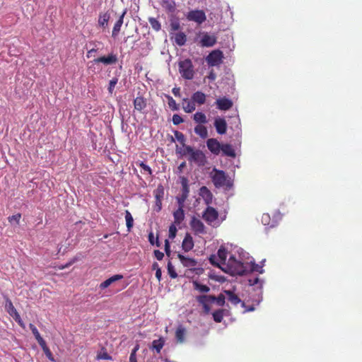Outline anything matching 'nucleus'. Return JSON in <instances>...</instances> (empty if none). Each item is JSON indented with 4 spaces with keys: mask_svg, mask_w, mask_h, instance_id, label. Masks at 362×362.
<instances>
[{
    "mask_svg": "<svg viewBox=\"0 0 362 362\" xmlns=\"http://www.w3.org/2000/svg\"><path fill=\"white\" fill-rule=\"evenodd\" d=\"M98 358L104 360H112V357L106 352L98 355Z\"/></svg>",
    "mask_w": 362,
    "mask_h": 362,
    "instance_id": "obj_56",
    "label": "nucleus"
},
{
    "mask_svg": "<svg viewBox=\"0 0 362 362\" xmlns=\"http://www.w3.org/2000/svg\"><path fill=\"white\" fill-rule=\"evenodd\" d=\"M167 269L168 273L171 279H175L177 277V274L175 272V267L170 261L168 262Z\"/></svg>",
    "mask_w": 362,
    "mask_h": 362,
    "instance_id": "obj_39",
    "label": "nucleus"
},
{
    "mask_svg": "<svg viewBox=\"0 0 362 362\" xmlns=\"http://www.w3.org/2000/svg\"><path fill=\"white\" fill-rule=\"evenodd\" d=\"M260 282V280L258 277H255L254 279H249V284L251 286H254Z\"/></svg>",
    "mask_w": 362,
    "mask_h": 362,
    "instance_id": "obj_57",
    "label": "nucleus"
},
{
    "mask_svg": "<svg viewBox=\"0 0 362 362\" xmlns=\"http://www.w3.org/2000/svg\"><path fill=\"white\" fill-rule=\"evenodd\" d=\"M165 252L168 257L170 256L171 251H170V245L168 240H165Z\"/></svg>",
    "mask_w": 362,
    "mask_h": 362,
    "instance_id": "obj_55",
    "label": "nucleus"
},
{
    "mask_svg": "<svg viewBox=\"0 0 362 362\" xmlns=\"http://www.w3.org/2000/svg\"><path fill=\"white\" fill-rule=\"evenodd\" d=\"M192 284L194 288L201 293H206L210 291V288L208 286L202 284L197 281H193Z\"/></svg>",
    "mask_w": 362,
    "mask_h": 362,
    "instance_id": "obj_33",
    "label": "nucleus"
},
{
    "mask_svg": "<svg viewBox=\"0 0 362 362\" xmlns=\"http://www.w3.org/2000/svg\"><path fill=\"white\" fill-rule=\"evenodd\" d=\"M216 104L218 109L221 110H228L233 107V102L231 100L223 97L216 100Z\"/></svg>",
    "mask_w": 362,
    "mask_h": 362,
    "instance_id": "obj_15",
    "label": "nucleus"
},
{
    "mask_svg": "<svg viewBox=\"0 0 362 362\" xmlns=\"http://www.w3.org/2000/svg\"><path fill=\"white\" fill-rule=\"evenodd\" d=\"M183 110L187 113H191L196 109L195 103L192 100H188L187 98L183 99Z\"/></svg>",
    "mask_w": 362,
    "mask_h": 362,
    "instance_id": "obj_27",
    "label": "nucleus"
},
{
    "mask_svg": "<svg viewBox=\"0 0 362 362\" xmlns=\"http://www.w3.org/2000/svg\"><path fill=\"white\" fill-rule=\"evenodd\" d=\"M221 269L232 276H243L247 271V267L240 261L237 260L234 256H230L224 267Z\"/></svg>",
    "mask_w": 362,
    "mask_h": 362,
    "instance_id": "obj_1",
    "label": "nucleus"
},
{
    "mask_svg": "<svg viewBox=\"0 0 362 362\" xmlns=\"http://www.w3.org/2000/svg\"><path fill=\"white\" fill-rule=\"evenodd\" d=\"M214 127L219 134H224L227 131V123L224 118L218 117L214 119Z\"/></svg>",
    "mask_w": 362,
    "mask_h": 362,
    "instance_id": "obj_12",
    "label": "nucleus"
},
{
    "mask_svg": "<svg viewBox=\"0 0 362 362\" xmlns=\"http://www.w3.org/2000/svg\"><path fill=\"white\" fill-rule=\"evenodd\" d=\"M214 175L211 176L212 182L216 187H221L224 186L229 187L231 185L228 177L224 171L217 170L216 168L213 170Z\"/></svg>",
    "mask_w": 362,
    "mask_h": 362,
    "instance_id": "obj_4",
    "label": "nucleus"
},
{
    "mask_svg": "<svg viewBox=\"0 0 362 362\" xmlns=\"http://www.w3.org/2000/svg\"><path fill=\"white\" fill-rule=\"evenodd\" d=\"M194 247V240L189 233H186L182 243V248L185 252H189Z\"/></svg>",
    "mask_w": 362,
    "mask_h": 362,
    "instance_id": "obj_19",
    "label": "nucleus"
},
{
    "mask_svg": "<svg viewBox=\"0 0 362 362\" xmlns=\"http://www.w3.org/2000/svg\"><path fill=\"white\" fill-rule=\"evenodd\" d=\"M189 192V190L182 191L181 196L177 198V203L180 206H184V203L188 197Z\"/></svg>",
    "mask_w": 362,
    "mask_h": 362,
    "instance_id": "obj_41",
    "label": "nucleus"
},
{
    "mask_svg": "<svg viewBox=\"0 0 362 362\" xmlns=\"http://www.w3.org/2000/svg\"><path fill=\"white\" fill-rule=\"evenodd\" d=\"M177 257L180 259L182 264L183 265V267H185L189 268L190 269H194L196 266L197 265V262L194 258L185 257L181 254H178Z\"/></svg>",
    "mask_w": 362,
    "mask_h": 362,
    "instance_id": "obj_13",
    "label": "nucleus"
},
{
    "mask_svg": "<svg viewBox=\"0 0 362 362\" xmlns=\"http://www.w3.org/2000/svg\"><path fill=\"white\" fill-rule=\"evenodd\" d=\"M168 98V104L169 107L172 110H177L179 109L178 105L176 103V101L171 97L170 95L167 96Z\"/></svg>",
    "mask_w": 362,
    "mask_h": 362,
    "instance_id": "obj_44",
    "label": "nucleus"
},
{
    "mask_svg": "<svg viewBox=\"0 0 362 362\" xmlns=\"http://www.w3.org/2000/svg\"><path fill=\"white\" fill-rule=\"evenodd\" d=\"M223 57V52L219 49H216L209 53L206 60L209 66H214L221 64Z\"/></svg>",
    "mask_w": 362,
    "mask_h": 362,
    "instance_id": "obj_8",
    "label": "nucleus"
},
{
    "mask_svg": "<svg viewBox=\"0 0 362 362\" xmlns=\"http://www.w3.org/2000/svg\"><path fill=\"white\" fill-rule=\"evenodd\" d=\"M41 348L42 349L45 354L46 355V356L47 357V358L52 361H54V357L52 356V354L50 351V349L48 348V346H47L46 344V342L45 341L42 342L41 344H39Z\"/></svg>",
    "mask_w": 362,
    "mask_h": 362,
    "instance_id": "obj_37",
    "label": "nucleus"
},
{
    "mask_svg": "<svg viewBox=\"0 0 362 362\" xmlns=\"http://www.w3.org/2000/svg\"><path fill=\"white\" fill-rule=\"evenodd\" d=\"M122 279H123V276L122 275H121V274H115V275L110 277L109 279H106L103 282H102L100 284L99 287H100V289H105V288H107L108 286H110L114 282H115L117 281H119V280H121Z\"/></svg>",
    "mask_w": 362,
    "mask_h": 362,
    "instance_id": "obj_22",
    "label": "nucleus"
},
{
    "mask_svg": "<svg viewBox=\"0 0 362 362\" xmlns=\"http://www.w3.org/2000/svg\"><path fill=\"white\" fill-rule=\"evenodd\" d=\"M125 220L128 231L129 232L134 226V219L128 210L125 211Z\"/></svg>",
    "mask_w": 362,
    "mask_h": 362,
    "instance_id": "obj_36",
    "label": "nucleus"
},
{
    "mask_svg": "<svg viewBox=\"0 0 362 362\" xmlns=\"http://www.w3.org/2000/svg\"><path fill=\"white\" fill-rule=\"evenodd\" d=\"M184 155H189L188 160L199 165H203L205 162V155L200 150H194L192 146H185Z\"/></svg>",
    "mask_w": 362,
    "mask_h": 362,
    "instance_id": "obj_3",
    "label": "nucleus"
},
{
    "mask_svg": "<svg viewBox=\"0 0 362 362\" xmlns=\"http://www.w3.org/2000/svg\"><path fill=\"white\" fill-rule=\"evenodd\" d=\"M216 42V37L214 35H209L205 33L201 39V44L203 47H213Z\"/></svg>",
    "mask_w": 362,
    "mask_h": 362,
    "instance_id": "obj_16",
    "label": "nucleus"
},
{
    "mask_svg": "<svg viewBox=\"0 0 362 362\" xmlns=\"http://www.w3.org/2000/svg\"><path fill=\"white\" fill-rule=\"evenodd\" d=\"M162 276L161 269H158L156 271V277L158 281H160Z\"/></svg>",
    "mask_w": 362,
    "mask_h": 362,
    "instance_id": "obj_60",
    "label": "nucleus"
},
{
    "mask_svg": "<svg viewBox=\"0 0 362 362\" xmlns=\"http://www.w3.org/2000/svg\"><path fill=\"white\" fill-rule=\"evenodd\" d=\"M110 18V15L108 12L100 13L98 16V26L105 29L108 26V22Z\"/></svg>",
    "mask_w": 362,
    "mask_h": 362,
    "instance_id": "obj_20",
    "label": "nucleus"
},
{
    "mask_svg": "<svg viewBox=\"0 0 362 362\" xmlns=\"http://www.w3.org/2000/svg\"><path fill=\"white\" fill-rule=\"evenodd\" d=\"M202 218L210 226H215L216 221L217 226L218 225V212L212 206H208L206 208L202 214Z\"/></svg>",
    "mask_w": 362,
    "mask_h": 362,
    "instance_id": "obj_5",
    "label": "nucleus"
},
{
    "mask_svg": "<svg viewBox=\"0 0 362 362\" xmlns=\"http://www.w3.org/2000/svg\"><path fill=\"white\" fill-rule=\"evenodd\" d=\"M153 254L155 257L159 261L162 260L164 257V253L158 250H155Z\"/></svg>",
    "mask_w": 362,
    "mask_h": 362,
    "instance_id": "obj_54",
    "label": "nucleus"
},
{
    "mask_svg": "<svg viewBox=\"0 0 362 362\" xmlns=\"http://www.w3.org/2000/svg\"><path fill=\"white\" fill-rule=\"evenodd\" d=\"M225 296L223 293H220L217 297L214 296L213 303L216 302L219 306H223L225 304Z\"/></svg>",
    "mask_w": 362,
    "mask_h": 362,
    "instance_id": "obj_42",
    "label": "nucleus"
},
{
    "mask_svg": "<svg viewBox=\"0 0 362 362\" xmlns=\"http://www.w3.org/2000/svg\"><path fill=\"white\" fill-rule=\"evenodd\" d=\"M172 121L175 125H178V124L182 123L184 120L181 116H180L179 115L175 114L173 116Z\"/></svg>",
    "mask_w": 362,
    "mask_h": 362,
    "instance_id": "obj_49",
    "label": "nucleus"
},
{
    "mask_svg": "<svg viewBox=\"0 0 362 362\" xmlns=\"http://www.w3.org/2000/svg\"><path fill=\"white\" fill-rule=\"evenodd\" d=\"M214 296L200 295L196 297V300L202 305L203 311L205 314H209L211 311L210 304L213 303Z\"/></svg>",
    "mask_w": 362,
    "mask_h": 362,
    "instance_id": "obj_9",
    "label": "nucleus"
},
{
    "mask_svg": "<svg viewBox=\"0 0 362 362\" xmlns=\"http://www.w3.org/2000/svg\"><path fill=\"white\" fill-rule=\"evenodd\" d=\"M175 137L177 140V141L180 142L183 146L184 148H185V146H186L185 144V135L182 132L175 131Z\"/></svg>",
    "mask_w": 362,
    "mask_h": 362,
    "instance_id": "obj_45",
    "label": "nucleus"
},
{
    "mask_svg": "<svg viewBox=\"0 0 362 362\" xmlns=\"http://www.w3.org/2000/svg\"><path fill=\"white\" fill-rule=\"evenodd\" d=\"M149 23H150L152 28L156 31H158L161 28L160 23H159V21L154 18H150Z\"/></svg>",
    "mask_w": 362,
    "mask_h": 362,
    "instance_id": "obj_46",
    "label": "nucleus"
},
{
    "mask_svg": "<svg viewBox=\"0 0 362 362\" xmlns=\"http://www.w3.org/2000/svg\"><path fill=\"white\" fill-rule=\"evenodd\" d=\"M261 221L264 226H268L269 227L274 226V224L271 222V218L269 214H263L262 216Z\"/></svg>",
    "mask_w": 362,
    "mask_h": 362,
    "instance_id": "obj_40",
    "label": "nucleus"
},
{
    "mask_svg": "<svg viewBox=\"0 0 362 362\" xmlns=\"http://www.w3.org/2000/svg\"><path fill=\"white\" fill-rule=\"evenodd\" d=\"M190 227L196 235L206 233V227L204 224L197 218L192 217L190 223Z\"/></svg>",
    "mask_w": 362,
    "mask_h": 362,
    "instance_id": "obj_10",
    "label": "nucleus"
},
{
    "mask_svg": "<svg viewBox=\"0 0 362 362\" xmlns=\"http://www.w3.org/2000/svg\"><path fill=\"white\" fill-rule=\"evenodd\" d=\"M177 231V230L175 223L171 224L169 227V238L171 239L175 238L176 236Z\"/></svg>",
    "mask_w": 362,
    "mask_h": 362,
    "instance_id": "obj_48",
    "label": "nucleus"
},
{
    "mask_svg": "<svg viewBox=\"0 0 362 362\" xmlns=\"http://www.w3.org/2000/svg\"><path fill=\"white\" fill-rule=\"evenodd\" d=\"M186 334V329L182 325H180L175 331V338L177 342L183 343Z\"/></svg>",
    "mask_w": 362,
    "mask_h": 362,
    "instance_id": "obj_26",
    "label": "nucleus"
},
{
    "mask_svg": "<svg viewBox=\"0 0 362 362\" xmlns=\"http://www.w3.org/2000/svg\"><path fill=\"white\" fill-rule=\"evenodd\" d=\"M29 327H30V330L32 331L33 335L35 336V339L37 341L39 344H41L42 342L45 341L44 339L41 337L37 329L33 324L30 323L29 325Z\"/></svg>",
    "mask_w": 362,
    "mask_h": 362,
    "instance_id": "obj_35",
    "label": "nucleus"
},
{
    "mask_svg": "<svg viewBox=\"0 0 362 362\" xmlns=\"http://www.w3.org/2000/svg\"><path fill=\"white\" fill-rule=\"evenodd\" d=\"M97 52V49H95V48H93L91 49H90L89 51H88L87 54H86V57L87 58H90L92 57L93 56V54L96 52Z\"/></svg>",
    "mask_w": 362,
    "mask_h": 362,
    "instance_id": "obj_63",
    "label": "nucleus"
},
{
    "mask_svg": "<svg viewBox=\"0 0 362 362\" xmlns=\"http://www.w3.org/2000/svg\"><path fill=\"white\" fill-rule=\"evenodd\" d=\"M183 207L184 206H179L178 209L175 211H174L173 217H174V223L175 224L179 225L184 220L185 213H184Z\"/></svg>",
    "mask_w": 362,
    "mask_h": 362,
    "instance_id": "obj_23",
    "label": "nucleus"
},
{
    "mask_svg": "<svg viewBox=\"0 0 362 362\" xmlns=\"http://www.w3.org/2000/svg\"><path fill=\"white\" fill-rule=\"evenodd\" d=\"M5 307L11 316H13L16 313H18V311L13 306V303L8 298H6Z\"/></svg>",
    "mask_w": 362,
    "mask_h": 362,
    "instance_id": "obj_34",
    "label": "nucleus"
},
{
    "mask_svg": "<svg viewBox=\"0 0 362 362\" xmlns=\"http://www.w3.org/2000/svg\"><path fill=\"white\" fill-rule=\"evenodd\" d=\"M208 78L211 81H214L216 78V75L214 73V70H211L208 75Z\"/></svg>",
    "mask_w": 362,
    "mask_h": 362,
    "instance_id": "obj_58",
    "label": "nucleus"
},
{
    "mask_svg": "<svg viewBox=\"0 0 362 362\" xmlns=\"http://www.w3.org/2000/svg\"><path fill=\"white\" fill-rule=\"evenodd\" d=\"M118 82V78L115 77V78H112L110 82H109V86H108V92L110 94H112L113 93V90H114V88L116 86V84Z\"/></svg>",
    "mask_w": 362,
    "mask_h": 362,
    "instance_id": "obj_47",
    "label": "nucleus"
},
{
    "mask_svg": "<svg viewBox=\"0 0 362 362\" xmlns=\"http://www.w3.org/2000/svg\"><path fill=\"white\" fill-rule=\"evenodd\" d=\"M129 362H137V360H136V355H134V354H130V356H129Z\"/></svg>",
    "mask_w": 362,
    "mask_h": 362,
    "instance_id": "obj_64",
    "label": "nucleus"
},
{
    "mask_svg": "<svg viewBox=\"0 0 362 362\" xmlns=\"http://www.w3.org/2000/svg\"><path fill=\"white\" fill-rule=\"evenodd\" d=\"M250 270L252 272H259L260 274L263 273V272H264V270L262 269V267L259 266V264H255V263H253L251 265Z\"/></svg>",
    "mask_w": 362,
    "mask_h": 362,
    "instance_id": "obj_51",
    "label": "nucleus"
},
{
    "mask_svg": "<svg viewBox=\"0 0 362 362\" xmlns=\"http://www.w3.org/2000/svg\"><path fill=\"white\" fill-rule=\"evenodd\" d=\"M186 41L187 36L184 33L180 32L175 35V42L177 45L182 46L185 44Z\"/></svg>",
    "mask_w": 362,
    "mask_h": 362,
    "instance_id": "obj_32",
    "label": "nucleus"
},
{
    "mask_svg": "<svg viewBox=\"0 0 362 362\" xmlns=\"http://www.w3.org/2000/svg\"><path fill=\"white\" fill-rule=\"evenodd\" d=\"M178 69L182 77L187 80L194 78V70L192 62L189 59H185L178 62Z\"/></svg>",
    "mask_w": 362,
    "mask_h": 362,
    "instance_id": "obj_2",
    "label": "nucleus"
},
{
    "mask_svg": "<svg viewBox=\"0 0 362 362\" xmlns=\"http://www.w3.org/2000/svg\"><path fill=\"white\" fill-rule=\"evenodd\" d=\"M173 93L175 96H180V88H173L172 90Z\"/></svg>",
    "mask_w": 362,
    "mask_h": 362,
    "instance_id": "obj_62",
    "label": "nucleus"
},
{
    "mask_svg": "<svg viewBox=\"0 0 362 362\" xmlns=\"http://www.w3.org/2000/svg\"><path fill=\"white\" fill-rule=\"evenodd\" d=\"M95 63H103L106 65L114 64L117 62L116 54H110L107 56L100 57L93 60Z\"/></svg>",
    "mask_w": 362,
    "mask_h": 362,
    "instance_id": "obj_14",
    "label": "nucleus"
},
{
    "mask_svg": "<svg viewBox=\"0 0 362 362\" xmlns=\"http://www.w3.org/2000/svg\"><path fill=\"white\" fill-rule=\"evenodd\" d=\"M21 218V214L20 213H18L15 215L8 216V221L11 224H13L15 223L16 224L19 225Z\"/></svg>",
    "mask_w": 362,
    "mask_h": 362,
    "instance_id": "obj_43",
    "label": "nucleus"
},
{
    "mask_svg": "<svg viewBox=\"0 0 362 362\" xmlns=\"http://www.w3.org/2000/svg\"><path fill=\"white\" fill-rule=\"evenodd\" d=\"M165 344V341L163 338H159L158 339H155L152 342L151 348L156 351L158 354L160 352Z\"/></svg>",
    "mask_w": 362,
    "mask_h": 362,
    "instance_id": "obj_31",
    "label": "nucleus"
},
{
    "mask_svg": "<svg viewBox=\"0 0 362 362\" xmlns=\"http://www.w3.org/2000/svg\"><path fill=\"white\" fill-rule=\"evenodd\" d=\"M194 132L202 139L208 136V130L206 127L202 124H198L194 127Z\"/></svg>",
    "mask_w": 362,
    "mask_h": 362,
    "instance_id": "obj_28",
    "label": "nucleus"
},
{
    "mask_svg": "<svg viewBox=\"0 0 362 362\" xmlns=\"http://www.w3.org/2000/svg\"><path fill=\"white\" fill-rule=\"evenodd\" d=\"M134 109L139 112H141L146 107V101L141 97L138 96L134 100Z\"/></svg>",
    "mask_w": 362,
    "mask_h": 362,
    "instance_id": "obj_24",
    "label": "nucleus"
},
{
    "mask_svg": "<svg viewBox=\"0 0 362 362\" xmlns=\"http://www.w3.org/2000/svg\"><path fill=\"white\" fill-rule=\"evenodd\" d=\"M199 195L208 206L212 203L213 194L206 187L203 186L199 189Z\"/></svg>",
    "mask_w": 362,
    "mask_h": 362,
    "instance_id": "obj_17",
    "label": "nucleus"
},
{
    "mask_svg": "<svg viewBox=\"0 0 362 362\" xmlns=\"http://www.w3.org/2000/svg\"><path fill=\"white\" fill-rule=\"evenodd\" d=\"M221 151L223 155L234 158L235 157V152L233 146L229 144H223L221 146Z\"/></svg>",
    "mask_w": 362,
    "mask_h": 362,
    "instance_id": "obj_25",
    "label": "nucleus"
},
{
    "mask_svg": "<svg viewBox=\"0 0 362 362\" xmlns=\"http://www.w3.org/2000/svg\"><path fill=\"white\" fill-rule=\"evenodd\" d=\"M224 310L222 309L217 310L212 313L213 319L216 322H221L223 318Z\"/></svg>",
    "mask_w": 362,
    "mask_h": 362,
    "instance_id": "obj_38",
    "label": "nucleus"
},
{
    "mask_svg": "<svg viewBox=\"0 0 362 362\" xmlns=\"http://www.w3.org/2000/svg\"><path fill=\"white\" fill-rule=\"evenodd\" d=\"M13 317V319L18 323V325L23 327V328H25V325H24V323L23 322L21 318V316L19 315V313H16L13 316H12Z\"/></svg>",
    "mask_w": 362,
    "mask_h": 362,
    "instance_id": "obj_53",
    "label": "nucleus"
},
{
    "mask_svg": "<svg viewBox=\"0 0 362 362\" xmlns=\"http://www.w3.org/2000/svg\"><path fill=\"white\" fill-rule=\"evenodd\" d=\"M222 144L216 139L214 138L209 139L206 141V146L211 153L217 156L221 152Z\"/></svg>",
    "mask_w": 362,
    "mask_h": 362,
    "instance_id": "obj_11",
    "label": "nucleus"
},
{
    "mask_svg": "<svg viewBox=\"0 0 362 362\" xmlns=\"http://www.w3.org/2000/svg\"><path fill=\"white\" fill-rule=\"evenodd\" d=\"M193 120L199 124L207 123L206 116L202 112H197L194 114Z\"/></svg>",
    "mask_w": 362,
    "mask_h": 362,
    "instance_id": "obj_29",
    "label": "nucleus"
},
{
    "mask_svg": "<svg viewBox=\"0 0 362 362\" xmlns=\"http://www.w3.org/2000/svg\"><path fill=\"white\" fill-rule=\"evenodd\" d=\"M206 98L205 93L202 91H197L192 94L191 99L195 104L202 105L206 103Z\"/></svg>",
    "mask_w": 362,
    "mask_h": 362,
    "instance_id": "obj_21",
    "label": "nucleus"
},
{
    "mask_svg": "<svg viewBox=\"0 0 362 362\" xmlns=\"http://www.w3.org/2000/svg\"><path fill=\"white\" fill-rule=\"evenodd\" d=\"M148 241L153 245L155 244V238L153 233L148 234Z\"/></svg>",
    "mask_w": 362,
    "mask_h": 362,
    "instance_id": "obj_61",
    "label": "nucleus"
},
{
    "mask_svg": "<svg viewBox=\"0 0 362 362\" xmlns=\"http://www.w3.org/2000/svg\"><path fill=\"white\" fill-rule=\"evenodd\" d=\"M227 250L224 247H221L217 252L218 262L216 261V257L214 255L210 257L209 261L211 264L221 268V267H224L227 263Z\"/></svg>",
    "mask_w": 362,
    "mask_h": 362,
    "instance_id": "obj_6",
    "label": "nucleus"
},
{
    "mask_svg": "<svg viewBox=\"0 0 362 362\" xmlns=\"http://www.w3.org/2000/svg\"><path fill=\"white\" fill-rule=\"evenodd\" d=\"M127 13V11L124 10L123 13L119 16V19L116 21L114 25L112 31V37L116 38L121 30V27L123 24L124 17Z\"/></svg>",
    "mask_w": 362,
    "mask_h": 362,
    "instance_id": "obj_18",
    "label": "nucleus"
},
{
    "mask_svg": "<svg viewBox=\"0 0 362 362\" xmlns=\"http://www.w3.org/2000/svg\"><path fill=\"white\" fill-rule=\"evenodd\" d=\"M186 18L189 21L195 22L198 25L202 24L206 20L205 12L199 9L189 11L187 13Z\"/></svg>",
    "mask_w": 362,
    "mask_h": 362,
    "instance_id": "obj_7",
    "label": "nucleus"
},
{
    "mask_svg": "<svg viewBox=\"0 0 362 362\" xmlns=\"http://www.w3.org/2000/svg\"><path fill=\"white\" fill-rule=\"evenodd\" d=\"M182 191L189 190L188 180L185 177H181Z\"/></svg>",
    "mask_w": 362,
    "mask_h": 362,
    "instance_id": "obj_52",
    "label": "nucleus"
},
{
    "mask_svg": "<svg viewBox=\"0 0 362 362\" xmlns=\"http://www.w3.org/2000/svg\"><path fill=\"white\" fill-rule=\"evenodd\" d=\"M164 3L167 4L166 8H168V11H174L175 5L173 2V3L164 2Z\"/></svg>",
    "mask_w": 362,
    "mask_h": 362,
    "instance_id": "obj_59",
    "label": "nucleus"
},
{
    "mask_svg": "<svg viewBox=\"0 0 362 362\" xmlns=\"http://www.w3.org/2000/svg\"><path fill=\"white\" fill-rule=\"evenodd\" d=\"M228 300L233 305H238L241 300L240 298L232 291H225Z\"/></svg>",
    "mask_w": 362,
    "mask_h": 362,
    "instance_id": "obj_30",
    "label": "nucleus"
},
{
    "mask_svg": "<svg viewBox=\"0 0 362 362\" xmlns=\"http://www.w3.org/2000/svg\"><path fill=\"white\" fill-rule=\"evenodd\" d=\"M139 165L144 170V172L147 173L149 175H152V170L151 168L146 164H145L144 162H140L139 163Z\"/></svg>",
    "mask_w": 362,
    "mask_h": 362,
    "instance_id": "obj_50",
    "label": "nucleus"
}]
</instances>
